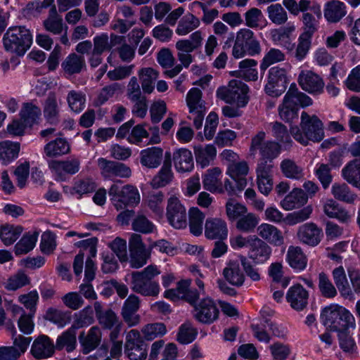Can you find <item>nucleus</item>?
Instances as JSON below:
<instances>
[{"label": "nucleus", "instance_id": "obj_60", "mask_svg": "<svg viewBox=\"0 0 360 360\" xmlns=\"http://www.w3.org/2000/svg\"><path fill=\"white\" fill-rule=\"evenodd\" d=\"M200 20L193 14L184 15L179 22L176 29L178 35H186L200 26Z\"/></svg>", "mask_w": 360, "mask_h": 360}, {"label": "nucleus", "instance_id": "obj_13", "mask_svg": "<svg viewBox=\"0 0 360 360\" xmlns=\"http://www.w3.org/2000/svg\"><path fill=\"white\" fill-rule=\"evenodd\" d=\"M125 353L131 360H145L148 356L147 345L136 329L128 332L126 336Z\"/></svg>", "mask_w": 360, "mask_h": 360}, {"label": "nucleus", "instance_id": "obj_15", "mask_svg": "<svg viewBox=\"0 0 360 360\" xmlns=\"http://www.w3.org/2000/svg\"><path fill=\"white\" fill-rule=\"evenodd\" d=\"M97 162L101 174L105 179H113L116 177L129 178L131 175L129 167L122 162L103 158H98Z\"/></svg>", "mask_w": 360, "mask_h": 360}, {"label": "nucleus", "instance_id": "obj_31", "mask_svg": "<svg viewBox=\"0 0 360 360\" xmlns=\"http://www.w3.org/2000/svg\"><path fill=\"white\" fill-rule=\"evenodd\" d=\"M44 29L53 34H61L68 27L63 23V18L58 13L56 7L53 5L49 11L48 17L44 20Z\"/></svg>", "mask_w": 360, "mask_h": 360}, {"label": "nucleus", "instance_id": "obj_52", "mask_svg": "<svg viewBox=\"0 0 360 360\" xmlns=\"http://www.w3.org/2000/svg\"><path fill=\"white\" fill-rule=\"evenodd\" d=\"M20 143L10 141L0 143V159L4 164H8L16 159L20 152Z\"/></svg>", "mask_w": 360, "mask_h": 360}, {"label": "nucleus", "instance_id": "obj_18", "mask_svg": "<svg viewBox=\"0 0 360 360\" xmlns=\"http://www.w3.org/2000/svg\"><path fill=\"white\" fill-rule=\"evenodd\" d=\"M298 240L311 247L318 245L323 238L321 228L315 223L308 222L299 226L297 232Z\"/></svg>", "mask_w": 360, "mask_h": 360}, {"label": "nucleus", "instance_id": "obj_42", "mask_svg": "<svg viewBox=\"0 0 360 360\" xmlns=\"http://www.w3.org/2000/svg\"><path fill=\"white\" fill-rule=\"evenodd\" d=\"M295 30V25L290 23L285 27L274 29L271 32V39L274 42L279 44L289 50H292L294 44L290 43V37Z\"/></svg>", "mask_w": 360, "mask_h": 360}, {"label": "nucleus", "instance_id": "obj_14", "mask_svg": "<svg viewBox=\"0 0 360 360\" xmlns=\"http://www.w3.org/2000/svg\"><path fill=\"white\" fill-rule=\"evenodd\" d=\"M167 217L175 229H184L187 226L186 209L175 195L171 196L167 200Z\"/></svg>", "mask_w": 360, "mask_h": 360}, {"label": "nucleus", "instance_id": "obj_41", "mask_svg": "<svg viewBox=\"0 0 360 360\" xmlns=\"http://www.w3.org/2000/svg\"><path fill=\"white\" fill-rule=\"evenodd\" d=\"M41 115V108L32 102L24 103L20 111L21 120L30 127L38 123Z\"/></svg>", "mask_w": 360, "mask_h": 360}, {"label": "nucleus", "instance_id": "obj_1", "mask_svg": "<svg viewBox=\"0 0 360 360\" xmlns=\"http://www.w3.org/2000/svg\"><path fill=\"white\" fill-rule=\"evenodd\" d=\"M290 131L293 139L304 146L310 141L319 143L324 138L322 121L316 115H310L305 111L301 114L300 127H291Z\"/></svg>", "mask_w": 360, "mask_h": 360}, {"label": "nucleus", "instance_id": "obj_40", "mask_svg": "<svg viewBox=\"0 0 360 360\" xmlns=\"http://www.w3.org/2000/svg\"><path fill=\"white\" fill-rule=\"evenodd\" d=\"M221 176V170L219 167L208 169L202 181L205 189L212 193H222L224 189Z\"/></svg>", "mask_w": 360, "mask_h": 360}, {"label": "nucleus", "instance_id": "obj_33", "mask_svg": "<svg viewBox=\"0 0 360 360\" xmlns=\"http://www.w3.org/2000/svg\"><path fill=\"white\" fill-rule=\"evenodd\" d=\"M347 13L346 5L339 0H332L325 5L324 17L328 22H338Z\"/></svg>", "mask_w": 360, "mask_h": 360}, {"label": "nucleus", "instance_id": "obj_63", "mask_svg": "<svg viewBox=\"0 0 360 360\" xmlns=\"http://www.w3.org/2000/svg\"><path fill=\"white\" fill-rule=\"evenodd\" d=\"M132 229L139 233L148 234L156 230L155 224L145 215L139 214L131 223Z\"/></svg>", "mask_w": 360, "mask_h": 360}, {"label": "nucleus", "instance_id": "obj_35", "mask_svg": "<svg viewBox=\"0 0 360 360\" xmlns=\"http://www.w3.org/2000/svg\"><path fill=\"white\" fill-rule=\"evenodd\" d=\"M271 253V248L263 240L256 237L250 249L248 256L255 263H264L269 259Z\"/></svg>", "mask_w": 360, "mask_h": 360}, {"label": "nucleus", "instance_id": "obj_17", "mask_svg": "<svg viewBox=\"0 0 360 360\" xmlns=\"http://www.w3.org/2000/svg\"><path fill=\"white\" fill-rule=\"evenodd\" d=\"M49 168L53 172L56 180L65 181V174L73 175L80 169V160L72 157L65 160H50L48 162Z\"/></svg>", "mask_w": 360, "mask_h": 360}, {"label": "nucleus", "instance_id": "obj_53", "mask_svg": "<svg viewBox=\"0 0 360 360\" xmlns=\"http://www.w3.org/2000/svg\"><path fill=\"white\" fill-rule=\"evenodd\" d=\"M142 89L146 94H150L154 89V82L158 77V72L152 68H143L139 71Z\"/></svg>", "mask_w": 360, "mask_h": 360}, {"label": "nucleus", "instance_id": "obj_37", "mask_svg": "<svg viewBox=\"0 0 360 360\" xmlns=\"http://www.w3.org/2000/svg\"><path fill=\"white\" fill-rule=\"evenodd\" d=\"M163 150L160 147H151L141 150L140 162L148 168H156L162 162Z\"/></svg>", "mask_w": 360, "mask_h": 360}, {"label": "nucleus", "instance_id": "obj_7", "mask_svg": "<svg viewBox=\"0 0 360 360\" xmlns=\"http://www.w3.org/2000/svg\"><path fill=\"white\" fill-rule=\"evenodd\" d=\"M108 194L117 210H122L127 206H136L140 202L137 188L130 184L121 187L117 184H113L108 191Z\"/></svg>", "mask_w": 360, "mask_h": 360}, {"label": "nucleus", "instance_id": "obj_5", "mask_svg": "<svg viewBox=\"0 0 360 360\" xmlns=\"http://www.w3.org/2000/svg\"><path fill=\"white\" fill-rule=\"evenodd\" d=\"M158 274L160 271L153 265H149L141 271L132 272L131 289L143 296H157L160 292V286L153 279Z\"/></svg>", "mask_w": 360, "mask_h": 360}, {"label": "nucleus", "instance_id": "obj_25", "mask_svg": "<svg viewBox=\"0 0 360 360\" xmlns=\"http://www.w3.org/2000/svg\"><path fill=\"white\" fill-rule=\"evenodd\" d=\"M309 300L308 291L300 284H295L291 286L286 293V300L290 307L300 311L304 309Z\"/></svg>", "mask_w": 360, "mask_h": 360}, {"label": "nucleus", "instance_id": "obj_36", "mask_svg": "<svg viewBox=\"0 0 360 360\" xmlns=\"http://www.w3.org/2000/svg\"><path fill=\"white\" fill-rule=\"evenodd\" d=\"M343 179L360 190V158L349 161L342 169Z\"/></svg>", "mask_w": 360, "mask_h": 360}, {"label": "nucleus", "instance_id": "obj_55", "mask_svg": "<svg viewBox=\"0 0 360 360\" xmlns=\"http://www.w3.org/2000/svg\"><path fill=\"white\" fill-rule=\"evenodd\" d=\"M39 233L37 232L27 233L15 245V254L21 255L27 254L31 251L35 246L37 241Z\"/></svg>", "mask_w": 360, "mask_h": 360}, {"label": "nucleus", "instance_id": "obj_2", "mask_svg": "<svg viewBox=\"0 0 360 360\" xmlns=\"http://www.w3.org/2000/svg\"><path fill=\"white\" fill-rule=\"evenodd\" d=\"M321 319L326 328L338 333L355 328L354 316L345 307L338 304L326 307L321 311Z\"/></svg>", "mask_w": 360, "mask_h": 360}, {"label": "nucleus", "instance_id": "obj_6", "mask_svg": "<svg viewBox=\"0 0 360 360\" xmlns=\"http://www.w3.org/2000/svg\"><path fill=\"white\" fill-rule=\"evenodd\" d=\"M249 88L244 82L232 79L226 86H221L217 90L218 98L226 103L236 104L238 108L245 107L249 101Z\"/></svg>", "mask_w": 360, "mask_h": 360}, {"label": "nucleus", "instance_id": "obj_59", "mask_svg": "<svg viewBox=\"0 0 360 360\" xmlns=\"http://www.w3.org/2000/svg\"><path fill=\"white\" fill-rule=\"evenodd\" d=\"M22 232L21 226L4 224L0 227V238L5 245L13 244Z\"/></svg>", "mask_w": 360, "mask_h": 360}, {"label": "nucleus", "instance_id": "obj_10", "mask_svg": "<svg viewBox=\"0 0 360 360\" xmlns=\"http://www.w3.org/2000/svg\"><path fill=\"white\" fill-rule=\"evenodd\" d=\"M312 211L311 206L308 205L302 210L288 214L284 218L283 213L277 208L270 207L265 210V217L266 220L276 224L285 221L288 225L293 226L308 219Z\"/></svg>", "mask_w": 360, "mask_h": 360}, {"label": "nucleus", "instance_id": "obj_58", "mask_svg": "<svg viewBox=\"0 0 360 360\" xmlns=\"http://www.w3.org/2000/svg\"><path fill=\"white\" fill-rule=\"evenodd\" d=\"M66 101L70 109L76 113L81 112L86 105V95L81 91H68Z\"/></svg>", "mask_w": 360, "mask_h": 360}, {"label": "nucleus", "instance_id": "obj_34", "mask_svg": "<svg viewBox=\"0 0 360 360\" xmlns=\"http://www.w3.org/2000/svg\"><path fill=\"white\" fill-rule=\"evenodd\" d=\"M222 274L224 279L233 286H241L245 281V275L238 261L228 262L223 269Z\"/></svg>", "mask_w": 360, "mask_h": 360}, {"label": "nucleus", "instance_id": "obj_16", "mask_svg": "<svg viewBox=\"0 0 360 360\" xmlns=\"http://www.w3.org/2000/svg\"><path fill=\"white\" fill-rule=\"evenodd\" d=\"M62 101L56 92L51 91L43 103V115L50 125L56 126L60 122Z\"/></svg>", "mask_w": 360, "mask_h": 360}, {"label": "nucleus", "instance_id": "obj_22", "mask_svg": "<svg viewBox=\"0 0 360 360\" xmlns=\"http://www.w3.org/2000/svg\"><path fill=\"white\" fill-rule=\"evenodd\" d=\"M140 307V300L135 295H130L124 301L122 307L121 315L123 321L129 327L138 325L140 322V316L137 311Z\"/></svg>", "mask_w": 360, "mask_h": 360}, {"label": "nucleus", "instance_id": "obj_64", "mask_svg": "<svg viewBox=\"0 0 360 360\" xmlns=\"http://www.w3.org/2000/svg\"><path fill=\"white\" fill-rule=\"evenodd\" d=\"M259 223V218L253 213L249 212L238 219L236 227L244 233H250L254 231Z\"/></svg>", "mask_w": 360, "mask_h": 360}, {"label": "nucleus", "instance_id": "obj_43", "mask_svg": "<svg viewBox=\"0 0 360 360\" xmlns=\"http://www.w3.org/2000/svg\"><path fill=\"white\" fill-rule=\"evenodd\" d=\"M286 260L288 264L295 271H301L304 270L307 264V259L300 247L290 246L287 255Z\"/></svg>", "mask_w": 360, "mask_h": 360}, {"label": "nucleus", "instance_id": "obj_62", "mask_svg": "<svg viewBox=\"0 0 360 360\" xmlns=\"http://www.w3.org/2000/svg\"><path fill=\"white\" fill-rule=\"evenodd\" d=\"M269 19L277 25L285 24L288 20V14L280 4H271L266 8Z\"/></svg>", "mask_w": 360, "mask_h": 360}, {"label": "nucleus", "instance_id": "obj_30", "mask_svg": "<svg viewBox=\"0 0 360 360\" xmlns=\"http://www.w3.org/2000/svg\"><path fill=\"white\" fill-rule=\"evenodd\" d=\"M165 160L160 171L151 181V186L155 188L164 187L170 184L174 178V173L172 170L171 154L165 153Z\"/></svg>", "mask_w": 360, "mask_h": 360}, {"label": "nucleus", "instance_id": "obj_51", "mask_svg": "<svg viewBox=\"0 0 360 360\" xmlns=\"http://www.w3.org/2000/svg\"><path fill=\"white\" fill-rule=\"evenodd\" d=\"M258 234L264 240L276 245L283 242L281 232L274 226L269 224H262L257 228Z\"/></svg>", "mask_w": 360, "mask_h": 360}, {"label": "nucleus", "instance_id": "obj_39", "mask_svg": "<svg viewBox=\"0 0 360 360\" xmlns=\"http://www.w3.org/2000/svg\"><path fill=\"white\" fill-rule=\"evenodd\" d=\"M308 198L300 188L293 189L281 201V206L285 210H292L303 206Z\"/></svg>", "mask_w": 360, "mask_h": 360}, {"label": "nucleus", "instance_id": "obj_29", "mask_svg": "<svg viewBox=\"0 0 360 360\" xmlns=\"http://www.w3.org/2000/svg\"><path fill=\"white\" fill-rule=\"evenodd\" d=\"M334 283L342 297L350 301H354L355 297L347 278L345 271L342 266L335 268L332 271Z\"/></svg>", "mask_w": 360, "mask_h": 360}, {"label": "nucleus", "instance_id": "obj_11", "mask_svg": "<svg viewBox=\"0 0 360 360\" xmlns=\"http://www.w3.org/2000/svg\"><path fill=\"white\" fill-rule=\"evenodd\" d=\"M266 134L259 131L254 136L251 141L250 151L252 154L258 150L261 158L274 160L281 153V145L274 141H264Z\"/></svg>", "mask_w": 360, "mask_h": 360}, {"label": "nucleus", "instance_id": "obj_23", "mask_svg": "<svg viewBox=\"0 0 360 360\" xmlns=\"http://www.w3.org/2000/svg\"><path fill=\"white\" fill-rule=\"evenodd\" d=\"M94 308L97 321L103 329L112 330L122 326L118 316L112 309H103L100 302H95Z\"/></svg>", "mask_w": 360, "mask_h": 360}, {"label": "nucleus", "instance_id": "obj_47", "mask_svg": "<svg viewBox=\"0 0 360 360\" xmlns=\"http://www.w3.org/2000/svg\"><path fill=\"white\" fill-rule=\"evenodd\" d=\"M331 193L335 199L348 204H354L358 198L345 183H335L331 187Z\"/></svg>", "mask_w": 360, "mask_h": 360}, {"label": "nucleus", "instance_id": "obj_46", "mask_svg": "<svg viewBox=\"0 0 360 360\" xmlns=\"http://www.w3.org/2000/svg\"><path fill=\"white\" fill-rule=\"evenodd\" d=\"M70 151L68 142L63 138H56L44 146V152L46 157L56 158Z\"/></svg>", "mask_w": 360, "mask_h": 360}, {"label": "nucleus", "instance_id": "obj_26", "mask_svg": "<svg viewBox=\"0 0 360 360\" xmlns=\"http://www.w3.org/2000/svg\"><path fill=\"white\" fill-rule=\"evenodd\" d=\"M172 160L175 169L179 173L189 172L194 167L193 154L191 150L184 148L173 152Z\"/></svg>", "mask_w": 360, "mask_h": 360}, {"label": "nucleus", "instance_id": "obj_27", "mask_svg": "<svg viewBox=\"0 0 360 360\" xmlns=\"http://www.w3.org/2000/svg\"><path fill=\"white\" fill-rule=\"evenodd\" d=\"M323 210L327 217L336 219L341 223L347 224L351 220L349 211L333 199L326 200Z\"/></svg>", "mask_w": 360, "mask_h": 360}, {"label": "nucleus", "instance_id": "obj_19", "mask_svg": "<svg viewBox=\"0 0 360 360\" xmlns=\"http://www.w3.org/2000/svg\"><path fill=\"white\" fill-rule=\"evenodd\" d=\"M298 83L301 88L314 96L323 92L325 83L317 74L309 71H302L298 77Z\"/></svg>", "mask_w": 360, "mask_h": 360}, {"label": "nucleus", "instance_id": "obj_12", "mask_svg": "<svg viewBox=\"0 0 360 360\" xmlns=\"http://www.w3.org/2000/svg\"><path fill=\"white\" fill-rule=\"evenodd\" d=\"M288 84L287 70L278 66L272 67L269 70L265 91L272 97H278L285 91Z\"/></svg>", "mask_w": 360, "mask_h": 360}, {"label": "nucleus", "instance_id": "obj_21", "mask_svg": "<svg viewBox=\"0 0 360 360\" xmlns=\"http://www.w3.org/2000/svg\"><path fill=\"white\" fill-rule=\"evenodd\" d=\"M228 226L225 220L209 217L205 224V236L210 240H224L228 237Z\"/></svg>", "mask_w": 360, "mask_h": 360}, {"label": "nucleus", "instance_id": "obj_20", "mask_svg": "<svg viewBox=\"0 0 360 360\" xmlns=\"http://www.w3.org/2000/svg\"><path fill=\"white\" fill-rule=\"evenodd\" d=\"M219 309L214 302L210 298L202 300L198 304L195 306V318L203 323H211L217 319L219 316Z\"/></svg>", "mask_w": 360, "mask_h": 360}, {"label": "nucleus", "instance_id": "obj_44", "mask_svg": "<svg viewBox=\"0 0 360 360\" xmlns=\"http://www.w3.org/2000/svg\"><path fill=\"white\" fill-rule=\"evenodd\" d=\"M194 153L198 165L202 168L207 167L214 159L217 155L216 148L211 144L198 146L194 148Z\"/></svg>", "mask_w": 360, "mask_h": 360}, {"label": "nucleus", "instance_id": "obj_28", "mask_svg": "<svg viewBox=\"0 0 360 360\" xmlns=\"http://www.w3.org/2000/svg\"><path fill=\"white\" fill-rule=\"evenodd\" d=\"M102 333L101 328L94 326L88 331L87 334L83 331L79 335V341L82 347L83 352L88 354L95 349L101 343Z\"/></svg>", "mask_w": 360, "mask_h": 360}, {"label": "nucleus", "instance_id": "obj_49", "mask_svg": "<svg viewBox=\"0 0 360 360\" xmlns=\"http://www.w3.org/2000/svg\"><path fill=\"white\" fill-rule=\"evenodd\" d=\"M282 174L288 179L300 180L304 177L303 168L291 159H284L280 165Z\"/></svg>", "mask_w": 360, "mask_h": 360}, {"label": "nucleus", "instance_id": "obj_32", "mask_svg": "<svg viewBox=\"0 0 360 360\" xmlns=\"http://www.w3.org/2000/svg\"><path fill=\"white\" fill-rule=\"evenodd\" d=\"M249 167L245 161L236 162L228 165L227 174L236 181L239 191L243 190L247 184L245 176Z\"/></svg>", "mask_w": 360, "mask_h": 360}, {"label": "nucleus", "instance_id": "obj_3", "mask_svg": "<svg viewBox=\"0 0 360 360\" xmlns=\"http://www.w3.org/2000/svg\"><path fill=\"white\" fill-rule=\"evenodd\" d=\"M312 103L309 96L300 91L295 84H292L278 107L279 116L286 122H292L298 117L299 106H309Z\"/></svg>", "mask_w": 360, "mask_h": 360}, {"label": "nucleus", "instance_id": "obj_54", "mask_svg": "<svg viewBox=\"0 0 360 360\" xmlns=\"http://www.w3.org/2000/svg\"><path fill=\"white\" fill-rule=\"evenodd\" d=\"M205 214L198 207H191L188 210L190 231L194 236H198L202 233V224Z\"/></svg>", "mask_w": 360, "mask_h": 360}, {"label": "nucleus", "instance_id": "obj_61", "mask_svg": "<svg viewBox=\"0 0 360 360\" xmlns=\"http://www.w3.org/2000/svg\"><path fill=\"white\" fill-rule=\"evenodd\" d=\"M272 136L283 143L285 146H291L292 140L291 134L289 133L287 127L281 122H274L271 123Z\"/></svg>", "mask_w": 360, "mask_h": 360}, {"label": "nucleus", "instance_id": "obj_4", "mask_svg": "<svg viewBox=\"0 0 360 360\" xmlns=\"http://www.w3.org/2000/svg\"><path fill=\"white\" fill-rule=\"evenodd\" d=\"M32 35L25 26L10 27L3 37V45L8 52L23 56L31 47Z\"/></svg>", "mask_w": 360, "mask_h": 360}, {"label": "nucleus", "instance_id": "obj_56", "mask_svg": "<svg viewBox=\"0 0 360 360\" xmlns=\"http://www.w3.org/2000/svg\"><path fill=\"white\" fill-rule=\"evenodd\" d=\"M166 326L163 323H148L142 327L141 332L143 339L152 341L158 338H161L167 333Z\"/></svg>", "mask_w": 360, "mask_h": 360}, {"label": "nucleus", "instance_id": "obj_45", "mask_svg": "<svg viewBox=\"0 0 360 360\" xmlns=\"http://www.w3.org/2000/svg\"><path fill=\"white\" fill-rule=\"evenodd\" d=\"M202 39V32L200 30L195 31L189 36L188 39L179 40L176 43V49L178 51L191 53L201 47Z\"/></svg>", "mask_w": 360, "mask_h": 360}, {"label": "nucleus", "instance_id": "obj_8", "mask_svg": "<svg viewBox=\"0 0 360 360\" xmlns=\"http://www.w3.org/2000/svg\"><path fill=\"white\" fill-rule=\"evenodd\" d=\"M202 91L196 87L191 88L186 98V104L189 109L188 118L193 120L194 127L199 129L206 113L205 103L202 98Z\"/></svg>", "mask_w": 360, "mask_h": 360}, {"label": "nucleus", "instance_id": "obj_57", "mask_svg": "<svg viewBox=\"0 0 360 360\" xmlns=\"http://www.w3.org/2000/svg\"><path fill=\"white\" fill-rule=\"evenodd\" d=\"M44 318L58 327L63 328L70 322L71 313L51 307L47 309Z\"/></svg>", "mask_w": 360, "mask_h": 360}, {"label": "nucleus", "instance_id": "obj_9", "mask_svg": "<svg viewBox=\"0 0 360 360\" xmlns=\"http://www.w3.org/2000/svg\"><path fill=\"white\" fill-rule=\"evenodd\" d=\"M130 266L139 269L143 266L150 257L151 248H147L142 237L138 233H132L129 240Z\"/></svg>", "mask_w": 360, "mask_h": 360}, {"label": "nucleus", "instance_id": "obj_50", "mask_svg": "<svg viewBox=\"0 0 360 360\" xmlns=\"http://www.w3.org/2000/svg\"><path fill=\"white\" fill-rule=\"evenodd\" d=\"M94 323V311L91 306L88 305L74 314V321L71 328L77 329L87 327Z\"/></svg>", "mask_w": 360, "mask_h": 360}, {"label": "nucleus", "instance_id": "obj_48", "mask_svg": "<svg viewBox=\"0 0 360 360\" xmlns=\"http://www.w3.org/2000/svg\"><path fill=\"white\" fill-rule=\"evenodd\" d=\"M76 345V330L71 327L59 335L56 342V349H65L68 352H72Z\"/></svg>", "mask_w": 360, "mask_h": 360}, {"label": "nucleus", "instance_id": "obj_24", "mask_svg": "<svg viewBox=\"0 0 360 360\" xmlns=\"http://www.w3.org/2000/svg\"><path fill=\"white\" fill-rule=\"evenodd\" d=\"M54 351L55 346L50 338L41 335L34 340L30 353L37 359H44L51 357Z\"/></svg>", "mask_w": 360, "mask_h": 360}, {"label": "nucleus", "instance_id": "obj_38", "mask_svg": "<svg viewBox=\"0 0 360 360\" xmlns=\"http://www.w3.org/2000/svg\"><path fill=\"white\" fill-rule=\"evenodd\" d=\"M61 67L68 75L79 74L86 68L84 57L75 53H70L62 62Z\"/></svg>", "mask_w": 360, "mask_h": 360}]
</instances>
